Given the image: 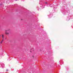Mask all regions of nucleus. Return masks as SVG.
<instances>
[{"label":"nucleus","instance_id":"obj_1","mask_svg":"<svg viewBox=\"0 0 73 73\" xmlns=\"http://www.w3.org/2000/svg\"><path fill=\"white\" fill-rule=\"evenodd\" d=\"M11 32V30L8 29L7 30H5V33L6 35H9Z\"/></svg>","mask_w":73,"mask_h":73},{"label":"nucleus","instance_id":"obj_2","mask_svg":"<svg viewBox=\"0 0 73 73\" xmlns=\"http://www.w3.org/2000/svg\"><path fill=\"white\" fill-rule=\"evenodd\" d=\"M3 41H4V39H2L1 41L0 42V43L1 44H2V43L3 42Z\"/></svg>","mask_w":73,"mask_h":73},{"label":"nucleus","instance_id":"obj_3","mask_svg":"<svg viewBox=\"0 0 73 73\" xmlns=\"http://www.w3.org/2000/svg\"><path fill=\"white\" fill-rule=\"evenodd\" d=\"M2 39H4V35H2Z\"/></svg>","mask_w":73,"mask_h":73},{"label":"nucleus","instance_id":"obj_4","mask_svg":"<svg viewBox=\"0 0 73 73\" xmlns=\"http://www.w3.org/2000/svg\"><path fill=\"white\" fill-rule=\"evenodd\" d=\"M45 3L46 4H48V3L47 2H45Z\"/></svg>","mask_w":73,"mask_h":73},{"label":"nucleus","instance_id":"obj_5","mask_svg":"<svg viewBox=\"0 0 73 73\" xmlns=\"http://www.w3.org/2000/svg\"><path fill=\"white\" fill-rule=\"evenodd\" d=\"M21 20H23V19H21Z\"/></svg>","mask_w":73,"mask_h":73},{"label":"nucleus","instance_id":"obj_6","mask_svg":"<svg viewBox=\"0 0 73 73\" xmlns=\"http://www.w3.org/2000/svg\"><path fill=\"white\" fill-rule=\"evenodd\" d=\"M15 0L17 1V0Z\"/></svg>","mask_w":73,"mask_h":73}]
</instances>
